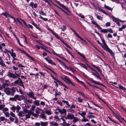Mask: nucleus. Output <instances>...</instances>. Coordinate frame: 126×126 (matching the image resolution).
Returning <instances> with one entry per match:
<instances>
[{
    "instance_id": "f257e3e1",
    "label": "nucleus",
    "mask_w": 126,
    "mask_h": 126,
    "mask_svg": "<svg viewBox=\"0 0 126 126\" xmlns=\"http://www.w3.org/2000/svg\"><path fill=\"white\" fill-rule=\"evenodd\" d=\"M102 41L103 45L100 42L99 40H98L97 41L98 43L105 50L108 51L111 55L113 56L114 55L113 52L112 50L110 49V48L108 47L106 43L105 40L103 39H102Z\"/></svg>"
},
{
    "instance_id": "f03ea898",
    "label": "nucleus",
    "mask_w": 126,
    "mask_h": 126,
    "mask_svg": "<svg viewBox=\"0 0 126 126\" xmlns=\"http://www.w3.org/2000/svg\"><path fill=\"white\" fill-rule=\"evenodd\" d=\"M17 90V88L14 87H13L11 88L7 87L5 88L4 92L7 95H11L13 96L14 95L15 93Z\"/></svg>"
},
{
    "instance_id": "7ed1b4c3",
    "label": "nucleus",
    "mask_w": 126,
    "mask_h": 126,
    "mask_svg": "<svg viewBox=\"0 0 126 126\" xmlns=\"http://www.w3.org/2000/svg\"><path fill=\"white\" fill-rule=\"evenodd\" d=\"M62 79L68 84H70L74 86H75V84L71 81L69 78H67V77H64Z\"/></svg>"
},
{
    "instance_id": "20e7f679",
    "label": "nucleus",
    "mask_w": 126,
    "mask_h": 126,
    "mask_svg": "<svg viewBox=\"0 0 126 126\" xmlns=\"http://www.w3.org/2000/svg\"><path fill=\"white\" fill-rule=\"evenodd\" d=\"M45 59L47 62L53 65L56 66V64L48 56L45 58Z\"/></svg>"
},
{
    "instance_id": "39448f33",
    "label": "nucleus",
    "mask_w": 126,
    "mask_h": 126,
    "mask_svg": "<svg viewBox=\"0 0 126 126\" xmlns=\"http://www.w3.org/2000/svg\"><path fill=\"white\" fill-rule=\"evenodd\" d=\"M61 62L62 63V65L65 68L67 69V70L70 71H72L73 72H74L75 70L72 67L70 66L68 67L62 61H61Z\"/></svg>"
},
{
    "instance_id": "423d86ee",
    "label": "nucleus",
    "mask_w": 126,
    "mask_h": 126,
    "mask_svg": "<svg viewBox=\"0 0 126 126\" xmlns=\"http://www.w3.org/2000/svg\"><path fill=\"white\" fill-rule=\"evenodd\" d=\"M7 76L13 79H16L17 77V76L14 73H11L10 72H8Z\"/></svg>"
},
{
    "instance_id": "0eeeda50",
    "label": "nucleus",
    "mask_w": 126,
    "mask_h": 126,
    "mask_svg": "<svg viewBox=\"0 0 126 126\" xmlns=\"http://www.w3.org/2000/svg\"><path fill=\"white\" fill-rule=\"evenodd\" d=\"M55 1L60 6L62 7L64 9L66 10L69 13L70 12V11L69 9L65 6L63 4L60 3L58 1L56 0Z\"/></svg>"
},
{
    "instance_id": "6e6552de",
    "label": "nucleus",
    "mask_w": 126,
    "mask_h": 126,
    "mask_svg": "<svg viewBox=\"0 0 126 126\" xmlns=\"http://www.w3.org/2000/svg\"><path fill=\"white\" fill-rule=\"evenodd\" d=\"M74 115L70 113H68L65 117V118L66 119L72 120L73 118L74 117Z\"/></svg>"
},
{
    "instance_id": "1a4fd4ad",
    "label": "nucleus",
    "mask_w": 126,
    "mask_h": 126,
    "mask_svg": "<svg viewBox=\"0 0 126 126\" xmlns=\"http://www.w3.org/2000/svg\"><path fill=\"white\" fill-rule=\"evenodd\" d=\"M56 110H58L59 112L61 114L65 113L66 112V110L63 108L62 110L60 109H56Z\"/></svg>"
},
{
    "instance_id": "9d476101",
    "label": "nucleus",
    "mask_w": 126,
    "mask_h": 126,
    "mask_svg": "<svg viewBox=\"0 0 126 126\" xmlns=\"http://www.w3.org/2000/svg\"><path fill=\"white\" fill-rule=\"evenodd\" d=\"M34 93L33 92H30L29 94H27L30 98H32L36 100V97L34 96Z\"/></svg>"
},
{
    "instance_id": "9b49d317",
    "label": "nucleus",
    "mask_w": 126,
    "mask_h": 126,
    "mask_svg": "<svg viewBox=\"0 0 126 126\" xmlns=\"http://www.w3.org/2000/svg\"><path fill=\"white\" fill-rule=\"evenodd\" d=\"M0 65L3 67L6 66V65L3 60L0 57Z\"/></svg>"
},
{
    "instance_id": "f8f14e48",
    "label": "nucleus",
    "mask_w": 126,
    "mask_h": 126,
    "mask_svg": "<svg viewBox=\"0 0 126 126\" xmlns=\"http://www.w3.org/2000/svg\"><path fill=\"white\" fill-rule=\"evenodd\" d=\"M18 112V115L20 117H22L25 116L24 112L23 111H20L19 112Z\"/></svg>"
},
{
    "instance_id": "ddd939ff",
    "label": "nucleus",
    "mask_w": 126,
    "mask_h": 126,
    "mask_svg": "<svg viewBox=\"0 0 126 126\" xmlns=\"http://www.w3.org/2000/svg\"><path fill=\"white\" fill-rule=\"evenodd\" d=\"M92 23L93 24L95 25L97 28L99 30H101L102 29V28L96 22L94 21H92Z\"/></svg>"
},
{
    "instance_id": "4468645a",
    "label": "nucleus",
    "mask_w": 126,
    "mask_h": 126,
    "mask_svg": "<svg viewBox=\"0 0 126 126\" xmlns=\"http://www.w3.org/2000/svg\"><path fill=\"white\" fill-rule=\"evenodd\" d=\"M52 4L53 5L57 7L59 9L61 10L63 12H64L66 14V15H69V14L68 13H67L66 11H65L64 10H63L62 8H61V7H60L59 6H58L55 4L54 3H52Z\"/></svg>"
},
{
    "instance_id": "2eb2a0df",
    "label": "nucleus",
    "mask_w": 126,
    "mask_h": 126,
    "mask_svg": "<svg viewBox=\"0 0 126 126\" xmlns=\"http://www.w3.org/2000/svg\"><path fill=\"white\" fill-rule=\"evenodd\" d=\"M32 114V112H29V113L25 114V119L26 120H27L28 119L30 118L31 115Z\"/></svg>"
},
{
    "instance_id": "dca6fc26",
    "label": "nucleus",
    "mask_w": 126,
    "mask_h": 126,
    "mask_svg": "<svg viewBox=\"0 0 126 126\" xmlns=\"http://www.w3.org/2000/svg\"><path fill=\"white\" fill-rule=\"evenodd\" d=\"M43 113H41L40 115V117L42 118L47 120L46 117L45 116L44 113V112L43 111Z\"/></svg>"
},
{
    "instance_id": "f3484780",
    "label": "nucleus",
    "mask_w": 126,
    "mask_h": 126,
    "mask_svg": "<svg viewBox=\"0 0 126 126\" xmlns=\"http://www.w3.org/2000/svg\"><path fill=\"white\" fill-rule=\"evenodd\" d=\"M115 87L118 88H119L121 90H126V88L124 87L123 86L121 85H118V87L116 86Z\"/></svg>"
},
{
    "instance_id": "a211bd4d",
    "label": "nucleus",
    "mask_w": 126,
    "mask_h": 126,
    "mask_svg": "<svg viewBox=\"0 0 126 126\" xmlns=\"http://www.w3.org/2000/svg\"><path fill=\"white\" fill-rule=\"evenodd\" d=\"M40 122L41 126H47L48 124V122H43L42 121H40Z\"/></svg>"
},
{
    "instance_id": "6ab92c4d",
    "label": "nucleus",
    "mask_w": 126,
    "mask_h": 126,
    "mask_svg": "<svg viewBox=\"0 0 126 126\" xmlns=\"http://www.w3.org/2000/svg\"><path fill=\"white\" fill-rule=\"evenodd\" d=\"M20 95L17 94H16L14 96V97L16 101L17 99L18 100L20 101L21 99L20 98Z\"/></svg>"
},
{
    "instance_id": "aec40b11",
    "label": "nucleus",
    "mask_w": 126,
    "mask_h": 126,
    "mask_svg": "<svg viewBox=\"0 0 126 126\" xmlns=\"http://www.w3.org/2000/svg\"><path fill=\"white\" fill-rule=\"evenodd\" d=\"M50 124L51 125L54 126H57L58 125V124L56 122L54 121L50 122Z\"/></svg>"
},
{
    "instance_id": "412c9836",
    "label": "nucleus",
    "mask_w": 126,
    "mask_h": 126,
    "mask_svg": "<svg viewBox=\"0 0 126 126\" xmlns=\"http://www.w3.org/2000/svg\"><path fill=\"white\" fill-rule=\"evenodd\" d=\"M92 65L93 67L95 68L96 69L98 70V71L100 72V73L101 74V71L100 70L98 67L96 66L95 65L93 64H92Z\"/></svg>"
},
{
    "instance_id": "4be33fe9",
    "label": "nucleus",
    "mask_w": 126,
    "mask_h": 126,
    "mask_svg": "<svg viewBox=\"0 0 126 126\" xmlns=\"http://www.w3.org/2000/svg\"><path fill=\"white\" fill-rule=\"evenodd\" d=\"M92 65L93 67L95 68L96 69L98 70V71L100 72V73L101 74V71L100 70L98 67L96 66L95 65L93 64H92Z\"/></svg>"
},
{
    "instance_id": "5701e85b",
    "label": "nucleus",
    "mask_w": 126,
    "mask_h": 126,
    "mask_svg": "<svg viewBox=\"0 0 126 126\" xmlns=\"http://www.w3.org/2000/svg\"><path fill=\"white\" fill-rule=\"evenodd\" d=\"M79 114L83 118H84L85 116L86 115V113L84 111H83L81 113H79Z\"/></svg>"
},
{
    "instance_id": "b1692460",
    "label": "nucleus",
    "mask_w": 126,
    "mask_h": 126,
    "mask_svg": "<svg viewBox=\"0 0 126 126\" xmlns=\"http://www.w3.org/2000/svg\"><path fill=\"white\" fill-rule=\"evenodd\" d=\"M9 52L11 56L13 57V58L15 57H16V54L15 53H11L10 51H9Z\"/></svg>"
},
{
    "instance_id": "393cba45",
    "label": "nucleus",
    "mask_w": 126,
    "mask_h": 126,
    "mask_svg": "<svg viewBox=\"0 0 126 126\" xmlns=\"http://www.w3.org/2000/svg\"><path fill=\"white\" fill-rule=\"evenodd\" d=\"M112 18L113 21L116 23L118 21H119V19H118L114 17V16H113Z\"/></svg>"
},
{
    "instance_id": "a878e982",
    "label": "nucleus",
    "mask_w": 126,
    "mask_h": 126,
    "mask_svg": "<svg viewBox=\"0 0 126 126\" xmlns=\"http://www.w3.org/2000/svg\"><path fill=\"white\" fill-rule=\"evenodd\" d=\"M39 101L38 100H35L33 101V103L36 106H38L39 105Z\"/></svg>"
},
{
    "instance_id": "bb28decb",
    "label": "nucleus",
    "mask_w": 126,
    "mask_h": 126,
    "mask_svg": "<svg viewBox=\"0 0 126 126\" xmlns=\"http://www.w3.org/2000/svg\"><path fill=\"white\" fill-rule=\"evenodd\" d=\"M73 122L75 123L78 121L79 119L77 117H75L74 116V117H73Z\"/></svg>"
},
{
    "instance_id": "cd10ccee",
    "label": "nucleus",
    "mask_w": 126,
    "mask_h": 126,
    "mask_svg": "<svg viewBox=\"0 0 126 126\" xmlns=\"http://www.w3.org/2000/svg\"><path fill=\"white\" fill-rule=\"evenodd\" d=\"M97 73V74H95V73H92V74L93 75H94V76H95L96 77H97V78H99V79H101V78L100 77V76L98 74L97 72L96 73Z\"/></svg>"
},
{
    "instance_id": "c85d7f7f",
    "label": "nucleus",
    "mask_w": 126,
    "mask_h": 126,
    "mask_svg": "<svg viewBox=\"0 0 126 126\" xmlns=\"http://www.w3.org/2000/svg\"><path fill=\"white\" fill-rule=\"evenodd\" d=\"M23 82L22 81H20L19 82L18 84L20 86L22 87L23 88H25V87L23 84Z\"/></svg>"
},
{
    "instance_id": "c756f323",
    "label": "nucleus",
    "mask_w": 126,
    "mask_h": 126,
    "mask_svg": "<svg viewBox=\"0 0 126 126\" xmlns=\"http://www.w3.org/2000/svg\"><path fill=\"white\" fill-rule=\"evenodd\" d=\"M32 24L33 25L35 26L37 29H38L40 31H41V30L40 28L37 26L36 24H35L34 23H32Z\"/></svg>"
},
{
    "instance_id": "7c9ffc66",
    "label": "nucleus",
    "mask_w": 126,
    "mask_h": 126,
    "mask_svg": "<svg viewBox=\"0 0 126 126\" xmlns=\"http://www.w3.org/2000/svg\"><path fill=\"white\" fill-rule=\"evenodd\" d=\"M104 7L107 9L108 10H110L112 11V9L109 7L108 6L106 5L105 4L104 5Z\"/></svg>"
},
{
    "instance_id": "2f4dec72",
    "label": "nucleus",
    "mask_w": 126,
    "mask_h": 126,
    "mask_svg": "<svg viewBox=\"0 0 126 126\" xmlns=\"http://www.w3.org/2000/svg\"><path fill=\"white\" fill-rule=\"evenodd\" d=\"M10 109L12 110L13 112H15L16 110V107L14 105H13L12 107L10 108Z\"/></svg>"
},
{
    "instance_id": "473e14b6",
    "label": "nucleus",
    "mask_w": 126,
    "mask_h": 126,
    "mask_svg": "<svg viewBox=\"0 0 126 126\" xmlns=\"http://www.w3.org/2000/svg\"><path fill=\"white\" fill-rule=\"evenodd\" d=\"M78 53L79 55H80L83 58V59L85 60H86L85 59V57L84 56V55L82 54L81 53L79 52H78Z\"/></svg>"
},
{
    "instance_id": "72a5a7b5",
    "label": "nucleus",
    "mask_w": 126,
    "mask_h": 126,
    "mask_svg": "<svg viewBox=\"0 0 126 126\" xmlns=\"http://www.w3.org/2000/svg\"><path fill=\"white\" fill-rule=\"evenodd\" d=\"M61 119L62 120V121L63 122V123H62V125L63 126H65L66 123V122L65 121L63 118H62Z\"/></svg>"
},
{
    "instance_id": "f704fd0d",
    "label": "nucleus",
    "mask_w": 126,
    "mask_h": 126,
    "mask_svg": "<svg viewBox=\"0 0 126 126\" xmlns=\"http://www.w3.org/2000/svg\"><path fill=\"white\" fill-rule=\"evenodd\" d=\"M9 109L8 108H3L2 110L3 111V112L4 113L6 111H7Z\"/></svg>"
},
{
    "instance_id": "c9c22d12",
    "label": "nucleus",
    "mask_w": 126,
    "mask_h": 126,
    "mask_svg": "<svg viewBox=\"0 0 126 126\" xmlns=\"http://www.w3.org/2000/svg\"><path fill=\"white\" fill-rule=\"evenodd\" d=\"M16 112H19V110L20 109V107L18 105H17L16 107Z\"/></svg>"
},
{
    "instance_id": "e433bc0d",
    "label": "nucleus",
    "mask_w": 126,
    "mask_h": 126,
    "mask_svg": "<svg viewBox=\"0 0 126 126\" xmlns=\"http://www.w3.org/2000/svg\"><path fill=\"white\" fill-rule=\"evenodd\" d=\"M9 85V84L8 83H4L2 85V87L3 88H5L6 86H8Z\"/></svg>"
},
{
    "instance_id": "4c0bfd02",
    "label": "nucleus",
    "mask_w": 126,
    "mask_h": 126,
    "mask_svg": "<svg viewBox=\"0 0 126 126\" xmlns=\"http://www.w3.org/2000/svg\"><path fill=\"white\" fill-rule=\"evenodd\" d=\"M39 13L42 15H45V16H46V14L45 13H44V12L42 10L41 11L39 12Z\"/></svg>"
},
{
    "instance_id": "58836bf2",
    "label": "nucleus",
    "mask_w": 126,
    "mask_h": 126,
    "mask_svg": "<svg viewBox=\"0 0 126 126\" xmlns=\"http://www.w3.org/2000/svg\"><path fill=\"white\" fill-rule=\"evenodd\" d=\"M95 15L97 16V19L99 20H102V17H101V16H98L97 15V14H96Z\"/></svg>"
},
{
    "instance_id": "ea45409f",
    "label": "nucleus",
    "mask_w": 126,
    "mask_h": 126,
    "mask_svg": "<svg viewBox=\"0 0 126 126\" xmlns=\"http://www.w3.org/2000/svg\"><path fill=\"white\" fill-rule=\"evenodd\" d=\"M81 66L84 68L86 69V70H88L87 67L85 64L82 63L81 65Z\"/></svg>"
},
{
    "instance_id": "a19ab883",
    "label": "nucleus",
    "mask_w": 126,
    "mask_h": 126,
    "mask_svg": "<svg viewBox=\"0 0 126 126\" xmlns=\"http://www.w3.org/2000/svg\"><path fill=\"white\" fill-rule=\"evenodd\" d=\"M100 32L105 33H107L108 32L107 29H103V30H101Z\"/></svg>"
},
{
    "instance_id": "79ce46f5",
    "label": "nucleus",
    "mask_w": 126,
    "mask_h": 126,
    "mask_svg": "<svg viewBox=\"0 0 126 126\" xmlns=\"http://www.w3.org/2000/svg\"><path fill=\"white\" fill-rule=\"evenodd\" d=\"M32 115L33 116H34L36 118H37L38 117V115L37 114H35L34 112L32 111Z\"/></svg>"
},
{
    "instance_id": "37998d69",
    "label": "nucleus",
    "mask_w": 126,
    "mask_h": 126,
    "mask_svg": "<svg viewBox=\"0 0 126 126\" xmlns=\"http://www.w3.org/2000/svg\"><path fill=\"white\" fill-rule=\"evenodd\" d=\"M77 92L79 94H81V95H82L85 98H86V97H85L84 95L82 92H80L79 91H77Z\"/></svg>"
},
{
    "instance_id": "c03bdc74",
    "label": "nucleus",
    "mask_w": 126,
    "mask_h": 126,
    "mask_svg": "<svg viewBox=\"0 0 126 126\" xmlns=\"http://www.w3.org/2000/svg\"><path fill=\"white\" fill-rule=\"evenodd\" d=\"M45 113L48 115H51V110H47L45 111Z\"/></svg>"
},
{
    "instance_id": "a18cd8bd",
    "label": "nucleus",
    "mask_w": 126,
    "mask_h": 126,
    "mask_svg": "<svg viewBox=\"0 0 126 126\" xmlns=\"http://www.w3.org/2000/svg\"><path fill=\"white\" fill-rule=\"evenodd\" d=\"M24 111L25 112L26 114V113H29V112H32V111L30 110H27V109H25L24 110Z\"/></svg>"
},
{
    "instance_id": "49530a36",
    "label": "nucleus",
    "mask_w": 126,
    "mask_h": 126,
    "mask_svg": "<svg viewBox=\"0 0 126 126\" xmlns=\"http://www.w3.org/2000/svg\"><path fill=\"white\" fill-rule=\"evenodd\" d=\"M40 17L41 19H42L44 21H47V18H45L43 17L41 15L39 16Z\"/></svg>"
},
{
    "instance_id": "de8ad7c7",
    "label": "nucleus",
    "mask_w": 126,
    "mask_h": 126,
    "mask_svg": "<svg viewBox=\"0 0 126 126\" xmlns=\"http://www.w3.org/2000/svg\"><path fill=\"white\" fill-rule=\"evenodd\" d=\"M107 32H108L111 33H112L113 32V30L110 28L108 29H107Z\"/></svg>"
},
{
    "instance_id": "09e8293b",
    "label": "nucleus",
    "mask_w": 126,
    "mask_h": 126,
    "mask_svg": "<svg viewBox=\"0 0 126 126\" xmlns=\"http://www.w3.org/2000/svg\"><path fill=\"white\" fill-rule=\"evenodd\" d=\"M6 117H9V116L10 114L8 112H6L4 113Z\"/></svg>"
},
{
    "instance_id": "8fccbe9b",
    "label": "nucleus",
    "mask_w": 126,
    "mask_h": 126,
    "mask_svg": "<svg viewBox=\"0 0 126 126\" xmlns=\"http://www.w3.org/2000/svg\"><path fill=\"white\" fill-rule=\"evenodd\" d=\"M5 120V117L4 116H1L0 117V120L2 121H3Z\"/></svg>"
},
{
    "instance_id": "3c124183",
    "label": "nucleus",
    "mask_w": 126,
    "mask_h": 126,
    "mask_svg": "<svg viewBox=\"0 0 126 126\" xmlns=\"http://www.w3.org/2000/svg\"><path fill=\"white\" fill-rule=\"evenodd\" d=\"M10 114L11 116L13 117H15V114L14 113H13L11 111L10 112Z\"/></svg>"
},
{
    "instance_id": "603ef678",
    "label": "nucleus",
    "mask_w": 126,
    "mask_h": 126,
    "mask_svg": "<svg viewBox=\"0 0 126 126\" xmlns=\"http://www.w3.org/2000/svg\"><path fill=\"white\" fill-rule=\"evenodd\" d=\"M78 101L79 102L81 103L83 101V99H81L79 97H78Z\"/></svg>"
},
{
    "instance_id": "864d4df0",
    "label": "nucleus",
    "mask_w": 126,
    "mask_h": 126,
    "mask_svg": "<svg viewBox=\"0 0 126 126\" xmlns=\"http://www.w3.org/2000/svg\"><path fill=\"white\" fill-rule=\"evenodd\" d=\"M5 106V105L4 104V105L2 104L0 105V110H2Z\"/></svg>"
},
{
    "instance_id": "5fc2aeb1",
    "label": "nucleus",
    "mask_w": 126,
    "mask_h": 126,
    "mask_svg": "<svg viewBox=\"0 0 126 126\" xmlns=\"http://www.w3.org/2000/svg\"><path fill=\"white\" fill-rule=\"evenodd\" d=\"M60 85H62V86H64L65 88H66L67 89H68V88L67 86H66L63 83L61 82V83H59V84Z\"/></svg>"
},
{
    "instance_id": "6e6d98bb",
    "label": "nucleus",
    "mask_w": 126,
    "mask_h": 126,
    "mask_svg": "<svg viewBox=\"0 0 126 126\" xmlns=\"http://www.w3.org/2000/svg\"><path fill=\"white\" fill-rule=\"evenodd\" d=\"M15 120L14 122L16 124L18 123V119L16 117H15Z\"/></svg>"
},
{
    "instance_id": "4d7b16f0",
    "label": "nucleus",
    "mask_w": 126,
    "mask_h": 126,
    "mask_svg": "<svg viewBox=\"0 0 126 126\" xmlns=\"http://www.w3.org/2000/svg\"><path fill=\"white\" fill-rule=\"evenodd\" d=\"M18 50H19V51H20L21 52L25 54L26 53V52L24 51V50H21L19 48L18 49Z\"/></svg>"
},
{
    "instance_id": "13d9d810",
    "label": "nucleus",
    "mask_w": 126,
    "mask_h": 126,
    "mask_svg": "<svg viewBox=\"0 0 126 126\" xmlns=\"http://www.w3.org/2000/svg\"><path fill=\"white\" fill-rule=\"evenodd\" d=\"M59 84V83H61V82L58 79H57L56 78H55L54 77L53 78Z\"/></svg>"
},
{
    "instance_id": "bf43d9fd",
    "label": "nucleus",
    "mask_w": 126,
    "mask_h": 126,
    "mask_svg": "<svg viewBox=\"0 0 126 126\" xmlns=\"http://www.w3.org/2000/svg\"><path fill=\"white\" fill-rule=\"evenodd\" d=\"M61 41L67 47H68L69 45L66 43L64 42L62 40H61Z\"/></svg>"
},
{
    "instance_id": "052dcab7",
    "label": "nucleus",
    "mask_w": 126,
    "mask_h": 126,
    "mask_svg": "<svg viewBox=\"0 0 126 126\" xmlns=\"http://www.w3.org/2000/svg\"><path fill=\"white\" fill-rule=\"evenodd\" d=\"M83 119H82V121L83 122H86L88 121V120L86 119L85 117L83 118Z\"/></svg>"
},
{
    "instance_id": "680f3d73",
    "label": "nucleus",
    "mask_w": 126,
    "mask_h": 126,
    "mask_svg": "<svg viewBox=\"0 0 126 126\" xmlns=\"http://www.w3.org/2000/svg\"><path fill=\"white\" fill-rule=\"evenodd\" d=\"M16 40H17V42H18V43L19 45L21 46H23V45H21V43H20V42L19 40V39H18V37H17V38H16Z\"/></svg>"
},
{
    "instance_id": "e2e57ef3",
    "label": "nucleus",
    "mask_w": 126,
    "mask_h": 126,
    "mask_svg": "<svg viewBox=\"0 0 126 126\" xmlns=\"http://www.w3.org/2000/svg\"><path fill=\"white\" fill-rule=\"evenodd\" d=\"M115 117L118 120L120 118H121V117L119 115H117L116 114H115Z\"/></svg>"
},
{
    "instance_id": "0e129e2a",
    "label": "nucleus",
    "mask_w": 126,
    "mask_h": 126,
    "mask_svg": "<svg viewBox=\"0 0 126 126\" xmlns=\"http://www.w3.org/2000/svg\"><path fill=\"white\" fill-rule=\"evenodd\" d=\"M20 98L21 99V101L22 100H23L25 98V97L23 95H20Z\"/></svg>"
},
{
    "instance_id": "69168bd1",
    "label": "nucleus",
    "mask_w": 126,
    "mask_h": 126,
    "mask_svg": "<svg viewBox=\"0 0 126 126\" xmlns=\"http://www.w3.org/2000/svg\"><path fill=\"white\" fill-rule=\"evenodd\" d=\"M9 101H16L14 97L10 98L9 99Z\"/></svg>"
},
{
    "instance_id": "338daca9",
    "label": "nucleus",
    "mask_w": 126,
    "mask_h": 126,
    "mask_svg": "<svg viewBox=\"0 0 126 126\" xmlns=\"http://www.w3.org/2000/svg\"><path fill=\"white\" fill-rule=\"evenodd\" d=\"M68 110L70 112H71L73 113H74V110L70 108Z\"/></svg>"
},
{
    "instance_id": "774afa93",
    "label": "nucleus",
    "mask_w": 126,
    "mask_h": 126,
    "mask_svg": "<svg viewBox=\"0 0 126 126\" xmlns=\"http://www.w3.org/2000/svg\"><path fill=\"white\" fill-rule=\"evenodd\" d=\"M73 32L77 36V37H78L79 38V37L80 36L76 32V31H74Z\"/></svg>"
}]
</instances>
